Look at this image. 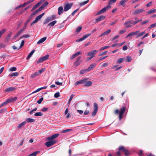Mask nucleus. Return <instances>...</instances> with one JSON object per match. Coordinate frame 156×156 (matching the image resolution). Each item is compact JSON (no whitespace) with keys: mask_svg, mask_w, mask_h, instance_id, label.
Returning <instances> with one entry per match:
<instances>
[{"mask_svg":"<svg viewBox=\"0 0 156 156\" xmlns=\"http://www.w3.org/2000/svg\"><path fill=\"white\" fill-rule=\"evenodd\" d=\"M21 34L20 33L19 31L18 32V33L16 34V35L14 36V38H16V37H17L19 35H20Z\"/></svg>","mask_w":156,"mask_h":156,"instance_id":"nucleus-64","label":"nucleus"},{"mask_svg":"<svg viewBox=\"0 0 156 156\" xmlns=\"http://www.w3.org/2000/svg\"><path fill=\"white\" fill-rule=\"evenodd\" d=\"M110 47V46H105L101 48L99 51H102V50H104L106 49L109 48Z\"/></svg>","mask_w":156,"mask_h":156,"instance_id":"nucleus-40","label":"nucleus"},{"mask_svg":"<svg viewBox=\"0 0 156 156\" xmlns=\"http://www.w3.org/2000/svg\"><path fill=\"white\" fill-rule=\"evenodd\" d=\"M94 110L95 111H98V105L96 103H95L94 104Z\"/></svg>","mask_w":156,"mask_h":156,"instance_id":"nucleus-30","label":"nucleus"},{"mask_svg":"<svg viewBox=\"0 0 156 156\" xmlns=\"http://www.w3.org/2000/svg\"><path fill=\"white\" fill-rule=\"evenodd\" d=\"M156 12V9H151L147 12V15H149L150 14L155 13Z\"/></svg>","mask_w":156,"mask_h":156,"instance_id":"nucleus-18","label":"nucleus"},{"mask_svg":"<svg viewBox=\"0 0 156 156\" xmlns=\"http://www.w3.org/2000/svg\"><path fill=\"white\" fill-rule=\"evenodd\" d=\"M26 27L24 26V27L21 29L19 32L21 34L23 31H24L26 29Z\"/></svg>","mask_w":156,"mask_h":156,"instance_id":"nucleus-59","label":"nucleus"},{"mask_svg":"<svg viewBox=\"0 0 156 156\" xmlns=\"http://www.w3.org/2000/svg\"><path fill=\"white\" fill-rule=\"evenodd\" d=\"M5 45L2 44H0V48H5Z\"/></svg>","mask_w":156,"mask_h":156,"instance_id":"nucleus-58","label":"nucleus"},{"mask_svg":"<svg viewBox=\"0 0 156 156\" xmlns=\"http://www.w3.org/2000/svg\"><path fill=\"white\" fill-rule=\"evenodd\" d=\"M91 34H86L84 35L82 37L80 38V39L77 40H76V41L77 42H80L83 40H84L88 37L90 36Z\"/></svg>","mask_w":156,"mask_h":156,"instance_id":"nucleus-11","label":"nucleus"},{"mask_svg":"<svg viewBox=\"0 0 156 156\" xmlns=\"http://www.w3.org/2000/svg\"><path fill=\"white\" fill-rule=\"evenodd\" d=\"M134 36L133 32H131L128 34L126 36V37H129V39H131L132 38V36Z\"/></svg>","mask_w":156,"mask_h":156,"instance_id":"nucleus-33","label":"nucleus"},{"mask_svg":"<svg viewBox=\"0 0 156 156\" xmlns=\"http://www.w3.org/2000/svg\"><path fill=\"white\" fill-rule=\"evenodd\" d=\"M24 44V40H23L21 42V43L20 44V48H22L23 47V45Z\"/></svg>","mask_w":156,"mask_h":156,"instance_id":"nucleus-60","label":"nucleus"},{"mask_svg":"<svg viewBox=\"0 0 156 156\" xmlns=\"http://www.w3.org/2000/svg\"><path fill=\"white\" fill-rule=\"evenodd\" d=\"M49 56V55H47L40 58L37 61V64H39L40 63L42 62L43 61L46 60L48 58Z\"/></svg>","mask_w":156,"mask_h":156,"instance_id":"nucleus-5","label":"nucleus"},{"mask_svg":"<svg viewBox=\"0 0 156 156\" xmlns=\"http://www.w3.org/2000/svg\"><path fill=\"white\" fill-rule=\"evenodd\" d=\"M145 31H143L140 33V32L136 36V38H138L139 37H141V36H143L144 34H145Z\"/></svg>","mask_w":156,"mask_h":156,"instance_id":"nucleus-26","label":"nucleus"},{"mask_svg":"<svg viewBox=\"0 0 156 156\" xmlns=\"http://www.w3.org/2000/svg\"><path fill=\"white\" fill-rule=\"evenodd\" d=\"M144 11L143 9H138L135 11L133 13V15H136L139 13H143Z\"/></svg>","mask_w":156,"mask_h":156,"instance_id":"nucleus-9","label":"nucleus"},{"mask_svg":"<svg viewBox=\"0 0 156 156\" xmlns=\"http://www.w3.org/2000/svg\"><path fill=\"white\" fill-rule=\"evenodd\" d=\"M43 0H41L40 2H39L38 3H37V4H36L35 5L32 9L31 10V11H32L34 10L36 8H37L40 5H41L43 2Z\"/></svg>","mask_w":156,"mask_h":156,"instance_id":"nucleus-14","label":"nucleus"},{"mask_svg":"<svg viewBox=\"0 0 156 156\" xmlns=\"http://www.w3.org/2000/svg\"><path fill=\"white\" fill-rule=\"evenodd\" d=\"M111 6H110V5H109L108 6H107L106 7L102 9H101L100 10L99 12H98L97 13L96 15H99V14H101L102 13H104L107 10H108L110 9L111 8Z\"/></svg>","mask_w":156,"mask_h":156,"instance_id":"nucleus-2","label":"nucleus"},{"mask_svg":"<svg viewBox=\"0 0 156 156\" xmlns=\"http://www.w3.org/2000/svg\"><path fill=\"white\" fill-rule=\"evenodd\" d=\"M125 59L126 60V62H130L132 60L130 57L129 56H128L126 57V59L125 58Z\"/></svg>","mask_w":156,"mask_h":156,"instance_id":"nucleus-38","label":"nucleus"},{"mask_svg":"<svg viewBox=\"0 0 156 156\" xmlns=\"http://www.w3.org/2000/svg\"><path fill=\"white\" fill-rule=\"evenodd\" d=\"M16 88L13 87H10L6 89L5 90V91L10 92L14 90Z\"/></svg>","mask_w":156,"mask_h":156,"instance_id":"nucleus-19","label":"nucleus"},{"mask_svg":"<svg viewBox=\"0 0 156 156\" xmlns=\"http://www.w3.org/2000/svg\"><path fill=\"white\" fill-rule=\"evenodd\" d=\"M107 51H105V52H102V53H99L98 55L99 56H101L102 55H104L106 53H107Z\"/></svg>","mask_w":156,"mask_h":156,"instance_id":"nucleus-50","label":"nucleus"},{"mask_svg":"<svg viewBox=\"0 0 156 156\" xmlns=\"http://www.w3.org/2000/svg\"><path fill=\"white\" fill-rule=\"evenodd\" d=\"M43 100V98H41L40 99L37 101V103L39 104H40L42 101Z\"/></svg>","mask_w":156,"mask_h":156,"instance_id":"nucleus-51","label":"nucleus"},{"mask_svg":"<svg viewBox=\"0 0 156 156\" xmlns=\"http://www.w3.org/2000/svg\"><path fill=\"white\" fill-rule=\"evenodd\" d=\"M51 21V20L49 18V17H47L45 19V21L44 22L43 24H45Z\"/></svg>","mask_w":156,"mask_h":156,"instance_id":"nucleus-31","label":"nucleus"},{"mask_svg":"<svg viewBox=\"0 0 156 156\" xmlns=\"http://www.w3.org/2000/svg\"><path fill=\"white\" fill-rule=\"evenodd\" d=\"M44 12H43L42 14L40 15H39L37 16L35 18V19L34 20L32 23H31V25H33L34 23L37 22L39 20L43 17V16L44 15Z\"/></svg>","mask_w":156,"mask_h":156,"instance_id":"nucleus-3","label":"nucleus"},{"mask_svg":"<svg viewBox=\"0 0 156 156\" xmlns=\"http://www.w3.org/2000/svg\"><path fill=\"white\" fill-rule=\"evenodd\" d=\"M56 137H48L47 140L48 141L45 143V145L47 147H49L56 142V141L55 140Z\"/></svg>","mask_w":156,"mask_h":156,"instance_id":"nucleus-1","label":"nucleus"},{"mask_svg":"<svg viewBox=\"0 0 156 156\" xmlns=\"http://www.w3.org/2000/svg\"><path fill=\"white\" fill-rule=\"evenodd\" d=\"M82 27L81 26H79L76 30V32L79 33L81 30Z\"/></svg>","mask_w":156,"mask_h":156,"instance_id":"nucleus-42","label":"nucleus"},{"mask_svg":"<svg viewBox=\"0 0 156 156\" xmlns=\"http://www.w3.org/2000/svg\"><path fill=\"white\" fill-rule=\"evenodd\" d=\"M72 130V129H66L62 131L61 132V133H66L68 131H70Z\"/></svg>","mask_w":156,"mask_h":156,"instance_id":"nucleus-48","label":"nucleus"},{"mask_svg":"<svg viewBox=\"0 0 156 156\" xmlns=\"http://www.w3.org/2000/svg\"><path fill=\"white\" fill-rule=\"evenodd\" d=\"M124 25L126 26V28L131 27L133 26V22L132 20L126 21L124 23Z\"/></svg>","mask_w":156,"mask_h":156,"instance_id":"nucleus-6","label":"nucleus"},{"mask_svg":"<svg viewBox=\"0 0 156 156\" xmlns=\"http://www.w3.org/2000/svg\"><path fill=\"white\" fill-rule=\"evenodd\" d=\"M44 71V68H42L41 69L39 70V74L41 73H42Z\"/></svg>","mask_w":156,"mask_h":156,"instance_id":"nucleus-61","label":"nucleus"},{"mask_svg":"<svg viewBox=\"0 0 156 156\" xmlns=\"http://www.w3.org/2000/svg\"><path fill=\"white\" fill-rule=\"evenodd\" d=\"M98 53V51L96 50H94L89 52L87 54V56H90L92 58L95 56V55Z\"/></svg>","mask_w":156,"mask_h":156,"instance_id":"nucleus-4","label":"nucleus"},{"mask_svg":"<svg viewBox=\"0 0 156 156\" xmlns=\"http://www.w3.org/2000/svg\"><path fill=\"white\" fill-rule=\"evenodd\" d=\"M74 96V95L73 94H72L71 95V96L70 97V98L68 101V103L69 104H70V102L71 101L72 99L73 98Z\"/></svg>","mask_w":156,"mask_h":156,"instance_id":"nucleus-43","label":"nucleus"},{"mask_svg":"<svg viewBox=\"0 0 156 156\" xmlns=\"http://www.w3.org/2000/svg\"><path fill=\"white\" fill-rule=\"evenodd\" d=\"M43 114L41 112H37L34 114V115L35 116H42Z\"/></svg>","mask_w":156,"mask_h":156,"instance_id":"nucleus-39","label":"nucleus"},{"mask_svg":"<svg viewBox=\"0 0 156 156\" xmlns=\"http://www.w3.org/2000/svg\"><path fill=\"white\" fill-rule=\"evenodd\" d=\"M48 4V3L47 2H46L44 3L42 6L44 8L46 5H47Z\"/></svg>","mask_w":156,"mask_h":156,"instance_id":"nucleus-63","label":"nucleus"},{"mask_svg":"<svg viewBox=\"0 0 156 156\" xmlns=\"http://www.w3.org/2000/svg\"><path fill=\"white\" fill-rule=\"evenodd\" d=\"M98 111L94 110V111L92 112V115L93 116H94L96 114Z\"/></svg>","mask_w":156,"mask_h":156,"instance_id":"nucleus-53","label":"nucleus"},{"mask_svg":"<svg viewBox=\"0 0 156 156\" xmlns=\"http://www.w3.org/2000/svg\"><path fill=\"white\" fill-rule=\"evenodd\" d=\"M128 0H121L120 2V5H122L123 7H125V3L128 1Z\"/></svg>","mask_w":156,"mask_h":156,"instance_id":"nucleus-24","label":"nucleus"},{"mask_svg":"<svg viewBox=\"0 0 156 156\" xmlns=\"http://www.w3.org/2000/svg\"><path fill=\"white\" fill-rule=\"evenodd\" d=\"M39 75V73L38 72H36L34 74H32L30 76V78H33L35 76L38 75Z\"/></svg>","mask_w":156,"mask_h":156,"instance_id":"nucleus-27","label":"nucleus"},{"mask_svg":"<svg viewBox=\"0 0 156 156\" xmlns=\"http://www.w3.org/2000/svg\"><path fill=\"white\" fill-rule=\"evenodd\" d=\"M111 30L110 29H108L101 34L99 36V37H101L104 36L108 35L111 32Z\"/></svg>","mask_w":156,"mask_h":156,"instance_id":"nucleus-15","label":"nucleus"},{"mask_svg":"<svg viewBox=\"0 0 156 156\" xmlns=\"http://www.w3.org/2000/svg\"><path fill=\"white\" fill-rule=\"evenodd\" d=\"M81 54V52H80V51L78 52H77L74 54L72 56V57H71V59H73V58H75L76 57V56H77L78 55H79L80 54Z\"/></svg>","mask_w":156,"mask_h":156,"instance_id":"nucleus-21","label":"nucleus"},{"mask_svg":"<svg viewBox=\"0 0 156 156\" xmlns=\"http://www.w3.org/2000/svg\"><path fill=\"white\" fill-rule=\"evenodd\" d=\"M108 65V62H106L104 63L102 66V67H105L107 66Z\"/></svg>","mask_w":156,"mask_h":156,"instance_id":"nucleus-56","label":"nucleus"},{"mask_svg":"<svg viewBox=\"0 0 156 156\" xmlns=\"http://www.w3.org/2000/svg\"><path fill=\"white\" fill-rule=\"evenodd\" d=\"M57 22V21L56 20L53 21L50 23H49L48 26L49 27H52Z\"/></svg>","mask_w":156,"mask_h":156,"instance_id":"nucleus-28","label":"nucleus"},{"mask_svg":"<svg viewBox=\"0 0 156 156\" xmlns=\"http://www.w3.org/2000/svg\"><path fill=\"white\" fill-rule=\"evenodd\" d=\"M26 124L25 122H22V123L20 124H19L17 127L18 128V129H20L24 125Z\"/></svg>","mask_w":156,"mask_h":156,"instance_id":"nucleus-35","label":"nucleus"},{"mask_svg":"<svg viewBox=\"0 0 156 156\" xmlns=\"http://www.w3.org/2000/svg\"><path fill=\"white\" fill-rule=\"evenodd\" d=\"M60 93L59 92L55 93L54 94V97L55 98H57L60 96Z\"/></svg>","mask_w":156,"mask_h":156,"instance_id":"nucleus-44","label":"nucleus"},{"mask_svg":"<svg viewBox=\"0 0 156 156\" xmlns=\"http://www.w3.org/2000/svg\"><path fill=\"white\" fill-rule=\"evenodd\" d=\"M26 121L28 122H33L35 121V120L32 118H27L26 119Z\"/></svg>","mask_w":156,"mask_h":156,"instance_id":"nucleus-29","label":"nucleus"},{"mask_svg":"<svg viewBox=\"0 0 156 156\" xmlns=\"http://www.w3.org/2000/svg\"><path fill=\"white\" fill-rule=\"evenodd\" d=\"M126 108L125 107H123L121 108L119 113V119L121 120L122 117V115L125 112Z\"/></svg>","mask_w":156,"mask_h":156,"instance_id":"nucleus-10","label":"nucleus"},{"mask_svg":"<svg viewBox=\"0 0 156 156\" xmlns=\"http://www.w3.org/2000/svg\"><path fill=\"white\" fill-rule=\"evenodd\" d=\"M55 83L56 84H57V85H59V86L62 85V82H59L58 81H56L55 82Z\"/></svg>","mask_w":156,"mask_h":156,"instance_id":"nucleus-62","label":"nucleus"},{"mask_svg":"<svg viewBox=\"0 0 156 156\" xmlns=\"http://www.w3.org/2000/svg\"><path fill=\"white\" fill-rule=\"evenodd\" d=\"M125 60V58H122L119 59L117 61V62L118 63H121L123 62Z\"/></svg>","mask_w":156,"mask_h":156,"instance_id":"nucleus-22","label":"nucleus"},{"mask_svg":"<svg viewBox=\"0 0 156 156\" xmlns=\"http://www.w3.org/2000/svg\"><path fill=\"white\" fill-rule=\"evenodd\" d=\"M11 101L14 102L15 101H16L17 99V97H15L14 98H10Z\"/></svg>","mask_w":156,"mask_h":156,"instance_id":"nucleus-47","label":"nucleus"},{"mask_svg":"<svg viewBox=\"0 0 156 156\" xmlns=\"http://www.w3.org/2000/svg\"><path fill=\"white\" fill-rule=\"evenodd\" d=\"M64 114L66 119H69L71 117V114L70 112H69V109L68 108H66L64 112Z\"/></svg>","mask_w":156,"mask_h":156,"instance_id":"nucleus-12","label":"nucleus"},{"mask_svg":"<svg viewBox=\"0 0 156 156\" xmlns=\"http://www.w3.org/2000/svg\"><path fill=\"white\" fill-rule=\"evenodd\" d=\"M19 74V73L17 72H15L9 76V77L11 78L12 76H17Z\"/></svg>","mask_w":156,"mask_h":156,"instance_id":"nucleus-36","label":"nucleus"},{"mask_svg":"<svg viewBox=\"0 0 156 156\" xmlns=\"http://www.w3.org/2000/svg\"><path fill=\"white\" fill-rule=\"evenodd\" d=\"M39 152V151H35L30 154L29 156H36V155Z\"/></svg>","mask_w":156,"mask_h":156,"instance_id":"nucleus-37","label":"nucleus"},{"mask_svg":"<svg viewBox=\"0 0 156 156\" xmlns=\"http://www.w3.org/2000/svg\"><path fill=\"white\" fill-rule=\"evenodd\" d=\"M105 16H101L98 17L97 19H96L95 21L96 22H98L105 19Z\"/></svg>","mask_w":156,"mask_h":156,"instance_id":"nucleus-16","label":"nucleus"},{"mask_svg":"<svg viewBox=\"0 0 156 156\" xmlns=\"http://www.w3.org/2000/svg\"><path fill=\"white\" fill-rule=\"evenodd\" d=\"M89 1L88 0H87V1H84L83 2L80 3L79 4V5L80 6H83L85 5V4H87L88 2Z\"/></svg>","mask_w":156,"mask_h":156,"instance_id":"nucleus-32","label":"nucleus"},{"mask_svg":"<svg viewBox=\"0 0 156 156\" xmlns=\"http://www.w3.org/2000/svg\"><path fill=\"white\" fill-rule=\"evenodd\" d=\"M47 37H44L43 38H42L40 40H39L37 42V44H40L41 43L44 42V41H45V40L46 39Z\"/></svg>","mask_w":156,"mask_h":156,"instance_id":"nucleus-20","label":"nucleus"},{"mask_svg":"<svg viewBox=\"0 0 156 156\" xmlns=\"http://www.w3.org/2000/svg\"><path fill=\"white\" fill-rule=\"evenodd\" d=\"M142 20H138L135 21H134L133 22V26H134L135 24H136L137 23L141 21Z\"/></svg>","mask_w":156,"mask_h":156,"instance_id":"nucleus-41","label":"nucleus"},{"mask_svg":"<svg viewBox=\"0 0 156 156\" xmlns=\"http://www.w3.org/2000/svg\"><path fill=\"white\" fill-rule=\"evenodd\" d=\"M126 32V30H120L119 31V34H122Z\"/></svg>","mask_w":156,"mask_h":156,"instance_id":"nucleus-55","label":"nucleus"},{"mask_svg":"<svg viewBox=\"0 0 156 156\" xmlns=\"http://www.w3.org/2000/svg\"><path fill=\"white\" fill-rule=\"evenodd\" d=\"M96 66V64L94 63L92 64L87 69H86V71H89L93 69Z\"/></svg>","mask_w":156,"mask_h":156,"instance_id":"nucleus-17","label":"nucleus"},{"mask_svg":"<svg viewBox=\"0 0 156 156\" xmlns=\"http://www.w3.org/2000/svg\"><path fill=\"white\" fill-rule=\"evenodd\" d=\"M83 84L84 86H90L92 84V82L90 81H87V79H83Z\"/></svg>","mask_w":156,"mask_h":156,"instance_id":"nucleus-7","label":"nucleus"},{"mask_svg":"<svg viewBox=\"0 0 156 156\" xmlns=\"http://www.w3.org/2000/svg\"><path fill=\"white\" fill-rule=\"evenodd\" d=\"M156 26V23H154L151 24L149 27V28L150 29Z\"/></svg>","mask_w":156,"mask_h":156,"instance_id":"nucleus-46","label":"nucleus"},{"mask_svg":"<svg viewBox=\"0 0 156 156\" xmlns=\"http://www.w3.org/2000/svg\"><path fill=\"white\" fill-rule=\"evenodd\" d=\"M119 149L120 151L124 152L125 153L126 155H128V151L127 149H126L123 146H120L119 148Z\"/></svg>","mask_w":156,"mask_h":156,"instance_id":"nucleus-8","label":"nucleus"},{"mask_svg":"<svg viewBox=\"0 0 156 156\" xmlns=\"http://www.w3.org/2000/svg\"><path fill=\"white\" fill-rule=\"evenodd\" d=\"M48 110V108H44L41 109V111L43 112L47 111Z\"/></svg>","mask_w":156,"mask_h":156,"instance_id":"nucleus-54","label":"nucleus"},{"mask_svg":"<svg viewBox=\"0 0 156 156\" xmlns=\"http://www.w3.org/2000/svg\"><path fill=\"white\" fill-rule=\"evenodd\" d=\"M49 17V18H50L51 20H52L55 18V15H53L51 16V17Z\"/></svg>","mask_w":156,"mask_h":156,"instance_id":"nucleus-57","label":"nucleus"},{"mask_svg":"<svg viewBox=\"0 0 156 156\" xmlns=\"http://www.w3.org/2000/svg\"><path fill=\"white\" fill-rule=\"evenodd\" d=\"M73 5L72 3L67 4L64 7V10L65 11H67L69 9L71 8Z\"/></svg>","mask_w":156,"mask_h":156,"instance_id":"nucleus-13","label":"nucleus"},{"mask_svg":"<svg viewBox=\"0 0 156 156\" xmlns=\"http://www.w3.org/2000/svg\"><path fill=\"white\" fill-rule=\"evenodd\" d=\"M140 32V31L138 30L134 32H133V35H136V36Z\"/></svg>","mask_w":156,"mask_h":156,"instance_id":"nucleus-52","label":"nucleus"},{"mask_svg":"<svg viewBox=\"0 0 156 156\" xmlns=\"http://www.w3.org/2000/svg\"><path fill=\"white\" fill-rule=\"evenodd\" d=\"M83 79L80 81L76 82L75 84V85H77L79 84H83Z\"/></svg>","mask_w":156,"mask_h":156,"instance_id":"nucleus-34","label":"nucleus"},{"mask_svg":"<svg viewBox=\"0 0 156 156\" xmlns=\"http://www.w3.org/2000/svg\"><path fill=\"white\" fill-rule=\"evenodd\" d=\"M58 14L59 15H60L62 14V13L63 11V7L62 6H60V7H59L58 8Z\"/></svg>","mask_w":156,"mask_h":156,"instance_id":"nucleus-23","label":"nucleus"},{"mask_svg":"<svg viewBox=\"0 0 156 156\" xmlns=\"http://www.w3.org/2000/svg\"><path fill=\"white\" fill-rule=\"evenodd\" d=\"M149 22L148 20H145L143 21L141 23V25H143L144 24L147 23Z\"/></svg>","mask_w":156,"mask_h":156,"instance_id":"nucleus-49","label":"nucleus"},{"mask_svg":"<svg viewBox=\"0 0 156 156\" xmlns=\"http://www.w3.org/2000/svg\"><path fill=\"white\" fill-rule=\"evenodd\" d=\"M35 51L34 50H33L28 55L27 57V59H29L30 57L32 56L33 55V53H34Z\"/></svg>","mask_w":156,"mask_h":156,"instance_id":"nucleus-25","label":"nucleus"},{"mask_svg":"<svg viewBox=\"0 0 156 156\" xmlns=\"http://www.w3.org/2000/svg\"><path fill=\"white\" fill-rule=\"evenodd\" d=\"M16 70V67H12L9 69V71H15Z\"/></svg>","mask_w":156,"mask_h":156,"instance_id":"nucleus-45","label":"nucleus"}]
</instances>
